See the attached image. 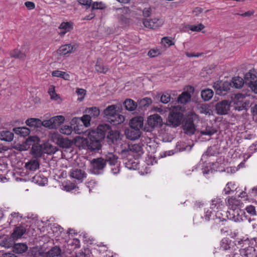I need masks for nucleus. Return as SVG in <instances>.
Here are the masks:
<instances>
[{"label": "nucleus", "mask_w": 257, "mask_h": 257, "mask_svg": "<svg viewBox=\"0 0 257 257\" xmlns=\"http://www.w3.org/2000/svg\"><path fill=\"white\" fill-rule=\"evenodd\" d=\"M116 108L115 105H110L103 110L104 117L113 125L120 124L125 119L124 116L118 112Z\"/></svg>", "instance_id": "obj_1"}, {"label": "nucleus", "mask_w": 257, "mask_h": 257, "mask_svg": "<svg viewBox=\"0 0 257 257\" xmlns=\"http://www.w3.org/2000/svg\"><path fill=\"white\" fill-rule=\"evenodd\" d=\"M199 119V116L194 112H189L182 121V129L185 134L191 136L196 131V121Z\"/></svg>", "instance_id": "obj_2"}, {"label": "nucleus", "mask_w": 257, "mask_h": 257, "mask_svg": "<svg viewBox=\"0 0 257 257\" xmlns=\"http://www.w3.org/2000/svg\"><path fill=\"white\" fill-rule=\"evenodd\" d=\"M143 146L142 144H121V150L119 153L125 156L132 152L134 157L139 158L144 154Z\"/></svg>", "instance_id": "obj_3"}, {"label": "nucleus", "mask_w": 257, "mask_h": 257, "mask_svg": "<svg viewBox=\"0 0 257 257\" xmlns=\"http://www.w3.org/2000/svg\"><path fill=\"white\" fill-rule=\"evenodd\" d=\"M245 96L241 93L235 94L232 100V106L233 109L238 111L246 110L249 108V101H244Z\"/></svg>", "instance_id": "obj_4"}, {"label": "nucleus", "mask_w": 257, "mask_h": 257, "mask_svg": "<svg viewBox=\"0 0 257 257\" xmlns=\"http://www.w3.org/2000/svg\"><path fill=\"white\" fill-rule=\"evenodd\" d=\"M184 117L183 113L177 111V108H175L169 113L168 125L174 127L179 126L182 123Z\"/></svg>", "instance_id": "obj_5"}, {"label": "nucleus", "mask_w": 257, "mask_h": 257, "mask_svg": "<svg viewBox=\"0 0 257 257\" xmlns=\"http://www.w3.org/2000/svg\"><path fill=\"white\" fill-rule=\"evenodd\" d=\"M65 117L63 115L53 116L48 120H44L42 125L49 128H57L65 121Z\"/></svg>", "instance_id": "obj_6"}, {"label": "nucleus", "mask_w": 257, "mask_h": 257, "mask_svg": "<svg viewBox=\"0 0 257 257\" xmlns=\"http://www.w3.org/2000/svg\"><path fill=\"white\" fill-rule=\"evenodd\" d=\"M231 86V83L227 81H217L214 83L213 86L217 94L224 95L230 90Z\"/></svg>", "instance_id": "obj_7"}, {"label": "nucleus", "mask_w": 257, "mask_h": 257, "mask_svg": "<svg viewBox=\"0 0 257 257\" xmlns=\"http://www.w3.org/2000/svg\"><path fill=\"white\" fill-rule=\"evenodd\" d=\"M91 163L92 165V173L93 174L98 175L103 173L106 165L102 157L93 159Z\"/></svg>", "instance_id": "obj_8"}, {"label": "nucleus", "mask_w": 257, "mask_h": 257, "mask_svg": "<svg viewBox=\"0 0 257 257\" xmlns=\"http://www.w3.org/2000/svg\"><path fill=\"white\" fill-rule=\"evenodd\" d=\"M95 132H90L88 134L89 143L88 147V150L91 151H98L101 149L100 142L103 140L97 136Z\"/></svg>", "instance_id": "obj_9"}, {"label": "nucleus", "mask_w": 257, "mask_h": 257, "mask_svg": "<svg viewBox=\"0 0 257 257\" xmlns=\"http://www.w3.org/2000/svg\"><path fill=\"white\" fill-rule=\"evenodd\" d=\"M244 214V211L240 209L229 210L225 212L226 216L227 219L234 222L243 221Z\"/></svg>", "instance_id": "obj_10"}, {"label": "nucleus", "mask_w": 257, "mask_h": 257, "mask_svg": "<svg viewBox=\"0 0 257 257\" xmlns=\"http://www.w3.org/2000/svg\"><path fill=\"white\" fill-rule=\"evenodd\" d=\"M164 20L161 18H154L146 19L143 21V24L146 28L152 29H156L163 26Z\"/></svg>", "instance_id": "obj_11"}, {"label": "nucleus", "mask_w": 257, "mask_h": 257, "mask_svg": "<svg viewBox=\"0 0 257 257\" xmlns=\"http://www.w3.org/2000/svg\"><path fill=\"white\" fill-rule=\"evenodd\" d=\"M230 102L227 100H222L217 102L215 106L217 114L225 115L228 113L230 109Z\"/></svg>", "instance_id": "obj_12"}, {"label": "nucleus", "mask_w": 257, "mask_h": 257, "mask_svg": "<svg viewBox=\"0 0 257 257\" xmlns=\"http://www.w3.org/2000/svg\"><path fill=\"white\" fill-rule=\"evenodd\" d=\"M82 125L79 126L77 124L76 126H74L73 128L71 125H62L60 128V133L66 135H70L73 132H74L75 134H80L83 133V131L81 127Z\"/></svg>", "instance_id": "obj_13"}, {"label": "nucleus", "mask_w": 257, "mask_h": 257, "mask_svg": "<svg viewBox=\"0 0 257 257\" xmlns=\"http://www.w3.org/2000/svg\"><path fill=\"white\" fill-rule=\"evenodd\" d=\"M119 21L123 24H127L130 23L131 10L128 7H123L117 9Z\"/></svg>", "instance_id": "obj_14"}, {"label": "nucleus", "mask_w": 257, "mask_h": 257, "mask_svg": "<svg viewBox=\"0 0 257 257\" xmlns=\"http://www.w3.org/2000/svg\"><path fill=\"white\" fill-rule=\"evenodd\" d=\"M70 176L76 179L78 183H80L82 182L84 179L86 178L87 174L82 169L74 168L70 170Z\"/></svg>", "instance_id": "obj_15"}, {"label": "nucleus", "mask_w": 257, "mask_h": 257, "mask_svg": "<svg viewBox=\"0 0 257 257\" xmlns=\"http://www.w3.org/2000/svg\"><path fill=\"white\" fill-rule=\"evenodd\" d=\"M54 142L59 146L63 148H69L72 145V142L67 138H64L59 134L53 136Z\"/></svg>", "instance_id": "obj_16"}, {"label": "nucleus", "mask_w": 257, "mask_h": 257, "mask_svg": "<svg viewBox=\"0 0 257 257\" xmlns=\"http://www.w3.org/2000/svg\"><path fill=\"white\" fill-rule=\"evenodd\" d=\"M111 130V128L109 124L104 123L99 124L97 126L96 131H92L91 132H95V133H97L96 136L100 138V139L103 140L106 134H108Z\"/></svg>", "instance_id": "obj_17"}, {"label": "nucleus", "mask_w": 257, "mask_h": 257, "mask_svg": "<svg viewBox=\"0 0 257 257\" xmlns=\"http://www.w3.org/2000/svg\"><path fill=\"white\" fill-rule=\"evenodd\" d=\"M122 135L118 131L111 130L107 135V139L109 142H111L113 144L118 145L121 143Z\"/></svg>", "instance_id": "obj_18"}, {"label": "nucleus", "mask_w": 257, "mask_h": 257, "mask_svg": "<svg viewBox=\"0 0 257 257\" xmlns=\"http://www.w3.org/2000/svg\"><path fill=\"white\" fill-rule=\"evenodd\" d=\"M142 132L139 129L130 127L124 131L126 138L130 140H136L140 138Z\"/></svg>", "instance_id": "obj_19"}, {"label": "nucleus", "mask_w": 257, "mask_h": 257, "mask_svg": "<svg viewBox=\"0 0 257 257\" xmlns=\"http://www.w3.org/2000/svg\"><path fill=\"white\" fill-rule=\"evenodd\" d=\"M245 84L248 87L250 86L254 82L257 80V77L255 75V71L254 69L250 70L244 75Z\"/></svg>", "instance_id": "obj_20"}, {"label": "nucleus", "mask_w": 257, "mask_h": 257, "mask_svg": "<svg viewBox=\"0 0 257 257\" xmlns=\"http://www.w3.org/2000/svg\"><path fill=\"white\" fill-rule=\"evenodd\" d=\"M162 122V117L158 114L152 115L150 116L148 119V123L152 127L158 126L161 125Z\"/></svg>", "instance_id": "obj_21"}, {"label": "nucleus", "mask_w": 257, "mask_h": 257, "mask_svg": "<svg viewBox=\"0 0 257 257\" xmlns=\"http://www.w3.org/2000/svg\"><path fill=\"white\" fill-rule=\"evenodd\" d=\"M103 160L105 161V164H108V166L112 165H116L118 163V157L113 153L108 152L105 154L103 157Z\"/></svg>", "instance_id": "obj_22"}, {"label": "nucleus", "mask_w": 257, "mask_h": 257, "mask_svg": "<svg viewBox=\"0 0 257 257\" xmlns=\"http://www.w3.org/2000/svg\"><path fill=\"white\" fill-rule=\"evenodd\" d=\"M203 217L204 221L209 222L212 220H214L215 217L218 216L216 213L215 210H212L211 208H208L204 209V216Z\"/></svg>", "instance_id": "obj_23"}, {"label": "nucleus", "mask_w": 257, "mask_h": 257, "mask_svg": "<svg viewBox=\"0 0 257 257\" xmlns=\"http://www.w3.org/2000/svg\"><path fill=\"white\" fill-rule=\"evenodd\" d=\"M239 252L242 254V257H255L256 254V249H252V247H248L245 246L244 248H240Z\"/></svg>", "instance_id": "obj_24"}, {"label": "nucleus", "mask_w": 257, "mask_h": 257, "mask_svg": "<svg viewBox=\"0 0 257 257\" xmlns=\"http://www.w3.org/2000/svg\"><path fill=\"white\" fill-rule=\"evenodd\" d=\"M14 133L10 131H0V140L2 141L11 142L14 139Z\"/></svg>", "instance_id": "obj_25"}, {"label": "nucleus", "mask_w": 257, "mask_h": 257, "mask_svg": "<svg viewBox=\"0 0 257 257\" xmlns=\"http://www.w3.org/2000/svg\"><path fill=\"white\" fill-rule=\"evenodd\" d=\"M143 126V119L142 117H135L133 118L130 122V127L136 129H140Z\"/></svg>", "instance_id": "obj_26"}, {"label": "nucleus", "mask_w": 257, "mask_h": 257, "mask_svg": "<svg viewBox=\"0 0 257 257\" xmlns=\"http://www.w3.org/2000/svg\"><path fill=\"white\" fill-rule=\"evenodd\" d=\"M226 204L228 206L229 210H237L240 209L239 206L240 201L233 197H228Z\"/></svg>", "instance_id": "obj_27"}, {"label": "nucleus", "mask_w": 257, "mask_h": 257, "mask_svg": "<svg viewBox=\"0 0 257 257\" xmlns=\"http://www.w3.org/2000/svg\"><path fill=\"white\" fill-rule=\"evenodd\" d=\"M59 29L64 31L60 32L61 35H64L67 32L70 31L73 29V23L72 22H62L59 26Z\"/></svg>", "instance_id": "obj_28"}, {"label": "nucleus", "mask_w": 257, "mask_h": 257, "mask_svg": "<svg viewBox=\"0 0 257 257\" xmlns=\"http://www.w3.org/2000/svg\"><path fill=\"white\" fill-rule=\"evenodd\" d=\"M28 248V247L26 243H15L13 246V251L16 253L21 254L27 251Z\"/></svg>", "instance_id": "obj_29"}, {"label": "nucleus", "mask_w": 257, "mask_h": 257, "mask_svg": "<svg viewBox=\"0 0 257 257\" xmlns=\"http://www.w3.org/2000/svg\"><path fill=\"white\" fill-rule=\"evenodd\" d=\"M138 104L132 99H126L123 102V106L126 110L133 111L137 108Z\"/></svg>", "instance_id": "obj_30"}, {"label": "nucleus", "mask_w": 257, "mask_h": 257, "mask_svg": "<svg viewBox=\"0 0 257 257\" xmlns=\"http://www.w3.org/2000/svg\"><path fill=\"white\" fill-rule=\"evenodd\" d=\"M91 117L88 114L83 115L81 117H75L72 119L73 121H75L76 123H79L81 121L83 123L85 127H88L90 125Z\"/></svg>", "instance_id": "obj_31"}, {"label": "nucleus", "mask_w": 257, "mask_h": 257, "mask_svg": "<svg viewBox=\"0 0 257 257\" xmlns=\"http://www.w3.org/2000/svg\"><path fill=\"white\" fill-rule=\"evenodd\" d=\"M13 131L20 137H26L30 133V130L27 127H18L13 128Z\"/></svg>", "instance_id": "obj_32"}, {"label": "nucleus", "mask_w": 257, "mask_h": 257, "mask_svg": "<svg viewBox=\"0 0 257 257\" xmlns=\"http://www.w3.org/2000/svg\"><path fill=\"white\" fill-rule=\"evenodd\" d=\"M100 59V58L97 59L95 66V70L98 73L105 74L109 71V68L107 65L100 62L99 61Z\"/></svg>", "instance_id": "obj_33"}, {"label": "nucleus", "mask_w": 257, "mask_h": 257, "mask_svg": "<svg viewBox=\"0 0 257 257\" xmlns=\"http://www.w3.org/2000/svg\"><path fill=\"white\" fill-rule=\"evenodd\" d=\"M74 46L71 44H65L61 46L58 50V53L61 55H65L73 51Z\"/></svg>", "instance_id": "obj_34"}, {"label": "nucleus", "mask_w": 257, "mask_h": 257, "mask_svg": "<svg viewBox=\"0 0 257 257\" xmlns=\"http://www.w3.org/2000/svg\"><path fill=\"white\" fill-rule=\"evenodd\" d=\"M226 221V219L223 218H221L220 217H216L214 219V220H212V225L210 226V229L211 230H214L215 229H218L221 225H224V222Z\"/></svg>", "instance_id": "obj_35"}, {"label": "nucleus", "mask_w": 257, "mask_h": 257, "mask_svg": "<svg viewBox=\"0 0 257 257\" xmlns=\"http://www.w3.org/2000/svg\"><path fill=\"white\" fill-rule=\"evenodd\" d=\"M223 205L222 201L221 198L216 197L211 200V203L210 208L212 210H215L216 212L221 209Z\"/></svg>", "instance_id": "obj_36"}, {"label": "nucleus", "mask_w": 257, "mask_h": 257, "mask_svg": "<svg viewBox=\"0 0 257 257\" xmlns=\"http://www.w3.org/2000/svg\"><path fill=\"white\" fill-rule=\"evenodd\" d=\"M213 94V91L209 88H205L202 90L201 92V97L205 101L211 99L212 98Z\"/></svg>", "instance_id": "obj_37"}, {"label": "nucleus", "mask_w": 257, "mask_h": 257, "mask_svg": "<svg viewBox=\"0 0 257 257\" xmlns=\"http://www.w3.org/2000/svg\"><path fill=\"white\" fill-rule=\"evenodd\" d=\"M26 228L24 225H20L15 228L13 233L12 234L13 237L19 238L25 233Z\"/></svg>", "instance_id": "obj_38"}, {"label": "nucleus", "mask_w": 257, "mask_h": 257, "mask_svg": "<svg viewBox=\"0 0 257 257\" xmlns=\"http://www.w3.org/2000/svg\"><path fill=\"white\" fill-rule=\"evenodd\" d=\"M33 181L40 186H44L47 183L48 179L46 177L39 174L33 177Z\"/></svg>", "instance_id": "obj_39"}, {"label": "nucleus", "mask_w": 257, "mask_h": 257, "mask_svg": "<svg viewBox=\"0 0 257 257\" xmlns=\"http://www.w3.org/2000/svg\"><path fill=\"white\" fill-rule=\"evenodd\" d=\"M13 238L14 237H13V236L9 237L7 236L2 240V241L0 243V245L2 246L8 248H10L11 247H13L14 245L15 244Z\"/></svg>", "instance_id": "obj_40"}, {"label": "nucleus", "mask_w": 257, "mask_h": 257, "mask_svg": "<svg viewBox=\"0 0 257 257\" xmlns=\"http://www.w3.org/2000/svg\"><path fill=\"white\" fill-rule=\"evenodd\" d=\"M10 56L12 58L19 59L24 60L26 58V54L25 53L22 52L18 49L13 50L10 52Z\"/></svg>", "instance_id": "obj_41"}, {"label": "nucleus", "mask_w": 257, "mask_h": 257, "mask_svg": "<svg viewBox=\"0 0 257 257\" xmlns=\"http://www.w3.org/2000/svg\"><path fill=\"white\" fill-rule=\"evenodd\" d=\"M25 167L27 170L35 171L39 168V162L36 160H31L26 163Z\"/></svg>", "instance_id": "obj_42"}, {"label": "nucleus", "mask_w": 257, "mask_h": 257, "mask_svg": "<svg viewBox=\"0 0 257 257\" xmlns=\"http://www.w3.org/2000/svg\"><path fill=\"white\" fill-rule=\"evenodd\" d=\"M42 122L40 119L36 118H28L26 121V124L30 127H38L42 124Z\"/></svg>", "instance_id": "obj_43"}, {"label": "nucleus", "mask_w": 257, "mask_h": 257, "mask_svg": "<svg viewBox=\"0 0 257 257\" xmlns=\"http://www.w3.org/2000/svg\"><path fill=\"white\" fill-rule=\"evenodd\" d=\"M191 95L187 92H183L178 97V102L181 104H186L190 101Z\"/></svg>", "instance_id": "obj_44"}, {"label": "nucleus", "mask_w": 257, "mask_h": 257, "mask_svg": "<svg viewBox=\"0 0 257 257\" xmlns=\"http://www.w3.org/2000/svg\"><path fill=\"white\" fill-rule=\"evenodd\" d=\"M233 86L236 88H240L245 83L244 79L240 77H234L232 81Z\"/></svg>", "instance_id": "obj_45"}, {"label": "nucleus", "mask_w": 257, "mask_h": 257, "mask_svg": "<svg viewBox=\"0 0 257 257\" xmlns=\"http://www.w3.org/2000/svg\"><path fill=\"white\" fill-rule=\"evenodd\" d=\"M217 131L212 126L207 125L205 128H203L201 131L202 135L212 136L216 133Z\"/></svg>", "instance_id": "obj_46"}, {"label": "nucleus", "mask_w": 257, "mask_h": 257, "mask_svg": "<svg viewBox=\"0 0 257 257\" xmlns=\"http://www.w3.org/2000/svg\"><path fill=\"white\" fill-rule=\"evenodd\" d=\"M61 250L58 246L52 248L47 253V257L58 256L61 254Z\"/></svg>", "instance_id": "obj_47"}, {"label": "nucleus", "mask_w": 257, "mask_h": 257, "mask_svg": "<svg viewBox=\"0 0 257 257\" xmlns=\"http://www.w3.org/2000/svg\"><path fill=\"white\" fill-rule=\"evenodd\" d=\"M86 112L90 117H97L100 114V110L97 107H90L87 109Z\"/></svg>", "instance_id": "obj_48"}, {"label": "nucleus", "mask_w": 257, "mask_h": 257, "mask_svg": "<svg viewBox=\"0 0 257 257\" xmlns=\"http://www.w3.org/2000/svg\"><path fill=\"white\" fill-rule=\"evenodd\" d=\"M231 240L228 238H223L220 241V248L226 250L230 248Z\"/></svg>", "instance_id": "obj_49"}, {"label": "nucleus", "mask_w": 257, "mask_h": 257, "mask_svg": "<svg viewBox=\"0 0 257 257\" xmlns=\"http://www.w3.org/2000/svg\"><path fill=\"white\" fill-rule=\"evenodd\" d=\"M152 103L151 98L145 97L140 100L139 103V106L140 108L143 109L144 107H148Z\"/></svg>", "instance_id": "obj_50"}, {"label": "nucleus", "mask_w": 257, "mask_h": 257, "mask_svg": "<svg viewBox=\"0 0 257 257\" xmlns=\"http://www.w3.org/2000/svg\"><path fill=\"white\" fill-rule=\"evenodd\" d=\"M139 163L133 160H127L125 162V167L130 170H136L139 167Z\"/></svg>", "instance_id": "obj_51"}, {"label": "nucleus", "mask_w": 257, "mask_h": 257, "mask_svg": "<svg viewBox=\"0 0 257 257\" xmlns=\"http://www.w3.org/2000/svg\"><path fill=\"white\" fill-rule=\"evenodd\" d=\"M162 43L165 46L169 47L175 44L174 39L170 37H164L162 39Z\"/></svg>", "instance_id": "obj_52"}, {"label": "nucleus", "mask_w": 257, "mask_h": 257, "mask_svg": "<svg viewBox=\"0 0 257 257\" xmlns=\"http://www.w3.org/2000/svg\"><path fill=\"white\" fill-rule=\"evenodd\" d=\"M248 238L247 237H242V238H237L234 241L235 245L240 246L241 247L244 248L247 244Z\"/></svg>", "instance_id": "obj_53"}, {"label": "nucleus", "mask_w": 257, "mask_h": 257, "mask_svg": "<svg viewBox=\"0 0 257 257\" xmlns=\"http://www.w3.org/2000/svg\"><path fill=\"white\" fill-rule=\"evenodd\" d=\"M76 185L70 182H66L63 184L62 189L68 192L72 191L76 188Z\"/></svg>", "instance_id": "obj_54"}, {"label": "nucleus", "mask_w": 257, "mask_h": 257, "mask_svg": "<svg viewBox=\"0 0 257 257\" xmlns=\"http://www.w3.org/2000/svg\"><path fill=\"white\" fill-rule=\"evenodd\" d=\"M199 112L200 113L204 114H210L211 109L209 106L207 104H203L199 107Z\"/></svg>", "instance_id": "obj_55"}, {"label": "nucleus", "mask_w": 257, "mask_h": 257, "mask_svg": "<svg viewBox=\"0 0 257 257\" xmlns=\"http://www.w3.org/2000/svg\"><path fill=\"white\" fill-rule=\"evenodd\" d=\"M48 93L50 95L51 99L57 100L59 98L58 94L56 93L55 86L51 85L48 90Z\"/></svg>", "instance_id": "obj_56"}, {"label": "nucleus", "mask_w": 257, "mask_h": 257, "mask_svg": "<svg viewBox=\"0 0 257 257\" xmlns=\"http://www.w3.org/2000/svg\"><path fill=\"white\" fill-rule=\"evenodd\" d=\"M106 8L105 5L102 2H94L91 4V10H103Z\"/></svg>", "instance_id": "obj_57"}, {"label": "nucleus", "mask_w": 257, "mask_h": 257, "mask_svg": "<svg viewBox=\"0 0 257 257\" xmlns=\"http://www.w3.org/2000/svg\"><path fill=\"white\" fill-rule=\"evenodd\" d=\"M204 28L205 26L202 23H200L197 25H190L189 26L188 29L193 32H200Z\"/></svg>", "instance_id": "obj_58"}, {"label": "nucleus", "mask_w": 257, "mask_h": 257, "mask_svg": "<svg viewBox=\"0 0 257 257\" xmlns=\"http://www.w3.org/2000/svg\"><path fill=\"white\" fill-rule=\"evenodd\" d=\"M246 245L248 246V247L256 249L257 248V238H248Z\"/></svg>", "instance_id": "obj_59"}, {"label": "nucleus", "mask_w": 257, "mask_h": 257, "mask_svg": "<svg viewBox=\"0 0 257 257\" xmlns=\"http://www.w3.org/2000/svg\"><path fill=\"white\" fill-rule=\"evenodd\" d=\"M86 91L83 88H77L76 90V93L79 96L78 98V100L80 101H81L84 99L85 95H86Z\"/></svg>", "instance_id": "obj_60"}, {"label": "nucleus", "mask_w": 257, "mask_h": 257, "mask_svg": "<svg viewBox=\"0 0 257 257\" xmlns=\"http://www.w3.org/2000/svg\"><path fill=\"white\" fill-rule=\"evenodd\" d=\"M204 221L203 216L198 214H195L193 217V223L194 224L199 225Z\"/></svg>", "instance_id": "obj_61"}, {"label": "nucleus", "mask_w": 257, "mask_h": 257, "mask_svg": "<svg viewBox=\"0 0 257 257\" xmlns=\"http://www.w3.org/2000/svg\"><path fill=\"white\" fill-rule=\"evenodd\" d=\"M110 172L113 175H117L120 172L119 164L117 163L116 165H112L109 166Z\"/></svg>", "instance_id": "obj_62"}, {"label": "nucleus", "mask_w": 257, "mask_h": 257, "mask_svg": "<svg viewBox=\"0 0 257 257\" xmlns=\"http://www.w3.org/2000/svg\"><path fill=\"white\" fill-rule=\"evenodd\" d=\"M79 142L81 144L83 149H88L89 143V138H81L79 139Z\"/></svg>", "instance_id": "obj_63"}, {"label": "nucleus", "mask_w": 257, "mask_h": 257, "mask_svg": "<svg viewBox=\"0 0 257 257\" xmlns=\"http://www.w3.org/2000/svg\"><path fill=\"white\" fill-rule=\"evenodd\" d=\"M245 210L248 214H249L251 216H254L256 215V214L255 208L253 205H250L247 206L245 208Z\"/></svg>", "instance_id": "obj_64"}]
</instances>
